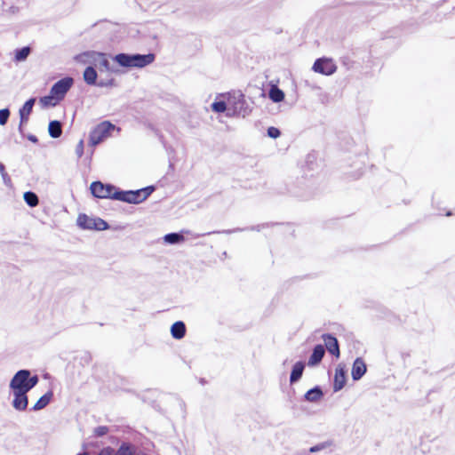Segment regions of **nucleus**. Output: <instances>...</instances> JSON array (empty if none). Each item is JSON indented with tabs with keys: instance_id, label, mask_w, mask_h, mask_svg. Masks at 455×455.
<instances>
[{
	"instance_id": "f257e3e1",
	"label": "nucleus",
	"mask_w": 455,
	"mask_h": 455,
	"mask_svg": "<svg viewBox=\"0 0 455 455\" xmlns=\"http://www.w3.org/2000/svg\"><path fill=\"white\" fill-rule=\"evenodd\" d=\"M154 53L148 54H128V53H118L114 57V60L118 63L121 67L124 68H144L155 60Z\"/></svg>"
},
{
	"instance_id": "f03ea898",
	"label": "nucleus",
	"mask_w": 455,
	"mask_h": 455,
	"mask_svg": "<svg viewBox=\"0 0 455 455\" xmlns=\"http://www.w3.org/2000/svg\"><path fill=\"white\" fill-rule=\"evenodd\" d=\"M39 382L37 375H31L28 370H20L12 378L9 387L11 390L28 393Z\"/></svg>"
},
{
	"instance_id": "7ed1b4c3",
	"label": "nucleus",
	"mask_w": 455,
	"mask_h": 455,
	"mask_svg": "<svg viewBox=\"0 0 455 455\" xmlns=\"http://www.w3.org/2000/svg\"><path fill=\"white\" fill-rule=\"evenodd\" d=\"M155 189L154 186H148L137 190H116L113 194V199L128 204H138L144 202L155 191Z\"/></svg>"
},
{
	"instance_id": "20e7f679",
	"label": "nucleus",
	"mask_w": 455,
	"mask_h": 455,
	"mask_svg": "<svg viewBox=\"0 0 455 455\" xmlns=\"http://www.w3.org/2000/svg\"><path fill=\"white\" fill-rule=\"evenodd\" d=\"M76 59L81 63L93 66L96 69L98 68L100 72H102L103 69L107 71L110 70V64L105 53L88 51L79 54Z\"/></svg>"
},
{
	"instance_id": "39448f33",
	"label": "nucleus",
	"mask_w": 455,
	"mask_h": 455,
	"mask_svg": "<svg viewBox=\"0 0 455 455\" xmlns=\"http://www.w3.org/2000/svg\"><path fill=\"white\" fill-rule=\"evenodd\" d=\"M115 128L116 126L108 121H104L98 124L90 132V145L94 147L102 142L106 138L109 136L110 132Z\"/></svg>"
},
{
	"instance_id": "423d86ee",
	"label": "nucleus",
	"mask_w": 455,
	"mask_h": 455,
	"mask_svg": "<svg viewBox=\"0 0 455 455\" xmlns=\"http://www.w3.org/2000/svg\"><path fill=\"white\" fill-rule=\"evenodd\" d=\"M77 225L83 229L106 230L109 228L108 222L100 218H91L86 214H79Z\"/></svg>"
},
{
	"instance_id": "0eeeda50",
	"label": "nucleus",
	"mask_w": 455,
	"mask_h": 455,
	"mask_svg": "<svg viewBox=\"0 0 455 455\" xmlns=\"http://www.w3.org/2000/svg\"><path fill=\"white\" fill-rule=\"evenodd\" d=\"M74 84V79L70 76L64 77L56 82L51 88V94L54 95L56 101H60L64 99L67 92Z\"/></svg>"
},
{
	"instance_id": "6e6552de",
	"label": "nucleus",
	"mask_w": 455,
	"mask_h": 455,
	"mask_svg": "<svg viewBox=\"0 0 455 455\" xmlns=\"http://www.w3.org/2000/svg\"><path fill=\"white\" fill-rule=\"evenodd\" d=\"M91 192L93 196L97 198H111L113 199V194L117 189L114 185L103 184L100 181H93L90 187Z\"/></svg>"
},
{
	"instance_id": "1a4fd4ad",
	"label": "nucleus",
	"mask_w": 455,
	"mask_h": 455,
	"mask_svg": "<svg viewBox=\"0 0 455 455\" xmlns=\"http://www.w3.org/2000/svg\"><path fill=\"white\" fill-rule=\"evenodd\" d=\"M313 70L316 73L331 76L336 72L337 66L331 59L320 58L315 61Z\"/></svg>"
},
{
	"instance_id": "9d476101",
	"label": "nucleus",
	"mask_w": 455,
	"mask_h": 455,
	"mask_svg": "<svg viewBox=\"0 0 455 455\" xmlns=\"http://www.w3.org/2000/svg\"><path fill=\"white\" fill-rule=\"evenodd\" d=\"M13 399L12 401V407L18 411H24L28 405V397L27 392L12 390Z\"/></svg>"
},
{
	"instance_id": "9b49d317",
	"label": "nucleus",
	"mask_w": 455,
	"mask_h": 455,
	"mask_svg": "<svg viewBox=\"0 0 455 455\" xmlns=\"http://www.w3.org/2000/svg\"><path fill=\"white\" fill-rule=\"evenodd\" d=\"M322 339L326 349L334 356L339 357L340 353L338 339L331 334H323Z\"/></svg>"
},
{
	"instance_id": "f8f14e48",
	"label": "nucleus",
	"mask_w": 455,
	"mask_h": 455,
	"mask_svg": "<svg viewBox=\"0 0 455 455\" xmlns=\"http://www.w3.org/2000/svg\"><path fill=\"white\" fill-rule=\"evenodd\" d=\"M366 372V364L363 360L360 357L356 358L352 367V379L354 380H359Z\"/></svg>"
},
{
	"instance_id": "ddd939ff",
	"label": "nucleus",
	"mask_w": 455,
	"mask_h": 455,
	"mask_svg": "<svg viewBox=\"0 0 455 455\" xmlns=\"http://www.w3.org/2000/svg\"><path fill=\"white\" fill-rule=\"evenodd\" d=\"M324 354H325L324 347L320 344L316 345L314 347L311 355L309 356L307 365L308 366H315V365L319 364L321 363V361L323 360Z\"/></svg>"
},
{
	"instance_id": "4468645a",
	"label": "nucleus",
	"mask_w": 455,
	"mask_h": 455,
	"mask_svg": "<svg viewBox=\"0 0 455 455\" xmlns=\"http://www.w3.org/2000/svg\"><path fill=\"white\" fill-rule=\"evenodd\" d=\"M36 102L35 98H31L27 100L22 108L20 109V118L21 120V124H26L28 121L29 116L33 110L34 104Z\"/></svg>"
},
{
	"instance_id": "2eb2a0df",
	"label": "nucleus",
	"mask_w": 455,
	"mask_h": 455,
	"mask_svg": "<svg viewBox=\"0 0 455 455\" xmlns=\"http://www.w3.org/2000/svg\"><path fill=\"white\" fill-rule=\"evenodd\" d=\"M346 384V372L343 368H337L335 371L334 381H333V390L334 392H338L341 390Z\"/></svg>"
},
{
	"instance_id": "dca6fc26",
	"label": "nucleus",
	"mask_w": 455,
	"mask_h": 455,
	"mask_svg": "<svg viewBox=\"0 0 455 455\" xmlns=\"http://www.w3.org/2000/svg\"><path fill=\"white\" fill-rule=\"evenodd\" d=\"M83 77L84 82L88 85L96 84L98 78V73L96 68L93 66H88L84 71Z\"/></svg>"
},
{
	"instance_id": "f3484780",
	"label": "nucleus",
	"mask_w": 455,
	"mask_h": 455,
	"mask_svg": "<svg viewBox=\"0 0 455 455\" xmlns=\"http://www.w3.org/2000/svg\"><path fill=\"white\" fill-rule=\"evenodd\" d=\"M304 369L305 363L302 361H299L293 365L290 375V382L291 384L299 380V379L302 377Z\"/></svg>"
},
{
	"instance_id": "a211bd4d",
	"label": "nucleus",
	"mask_w": 455,
	"mask_h": 455,
	"mask_svg": "<svg viewBox=\"0 0 455 455\" xmlns=\"http://www.w3.org/2000/svg\"><path fill=\"white\" fill-rule=\"evenodd\" d=\"M172 336L176 339H182L186 334V325L183 322H175L171 327Z\"/></svg>"
},
{
	"instance_id": "6ab92c4d",
	"label": "nucleus",
	"mask_w": 455,
	"mask_h": 455,
	"mask_svg": "<svg viewBox=\"0 0 455 455\" xmlns=\"http://www.w3.org/2000/svg\"><path fill=\"white\" fill-rule=\"evenodd\" d=\"M52 396L53 393L52 391H48L37 400L31 410L37 411L44 409L50 403Z\"/></svg>"
},
{
	"instance_id": "aec40b11",
	"label": "nucleus",
	"mask_w": 455,
	"mask_h": 455,
	"mask_svg": "<svg viewBox=\"0 0 455 455\" xmlns=\"http://www.w3.org/2000/svg\"><path fill=\"white\" fill-rule=\"evenodd\" d=\"M49 135L53 139H58L62 134V124L60 121L54 120L49 123Z\"/></svg>"
},
{
	"instance_id": "412c9836",
	"label": "nucleus",
	"mask_w": 455,
	"mask_h": 455,
	"mask_svg": "<svg viewBox=\"0 0 455 455\" xmlns=\"http://www.w3.org/2000/svg\"><path fill=\"white\" fill-rule=\"evenodd\" d=\"M323 395L320 387L316 386L309 389L304 395L305 399L311 403H315Z\"/></svg>"
},
{
	"instance_id": "4be33fe9",
	"label": "nucleus",
	"mask_w": 455,
	"mask_h": 455,
	"mask_svg": "<svg viewBox=\"0 0 455 455\" xmlns=\"http://www.w3.org/2000/svg\"><path fill=\"white\" fill-rule=\"evenodd\" d=\"M269 99L275 103L281 102L284 99V92L276 85H272L268 92Z\"/></svg>"
},
{
	"instance_id": "5701e85b",
	"label": "nucleus",
	"mask_w": 455,
	"mask_h": 455,
	"mask_svg": "<svg viewBox=\"0 0 455 455\" xmlns=\"http://www.w3.org/2000/svg\"><path fill=\"white\" fill-rule=\"evenodd\" d=\"M184 236L180 233H169L164 236V241L166 243L176 244L184 241Z\"/></svg>"
},
{
	"instance_id": "b1692460",
	"label": "nucleus",
	"mask_w": 455,
	"mask_h": 455,
	"mask_svg": "<svg viewBox=\"0 0 455 455\" xmlns=\"http://www.w3.org/2000/svg\"><path fill=\"white\" fill-rule=\"evenodd\" d=\"M24 201L30 207H36L39 204L38 196L32 191H27L23 195Z\"/></svg>"
},
{
	"instance_id": "393cba45",
	"label": "nucleus",
	"mask_w": 455,
	"mask_h": 455,
	"mask_svg": "<svg viewBox=\"0 0 455 455\" xmlns=\"http://www.w3.org/2000/svg\"><path fill=\"white\" fill-rule=\"evenodd\" d=\"M30 53V48L28 46L22 47L20 49L16 50L15 52V60L16 61H23L25 60Z\"/></svg>"
},
{
	"instance_id": "a878e982",
	"label": "nucleus",
	"mask_w": 455,
	"mask_h": 455,
	"mask_svg": "<svg viewBox=\"0 0 455 455\" xmlns=\"http://www.w3.org/2000/svg\"><path fill=\"white\" fill-rule=\"evenodd\" d=\"M116 455H134L133 447L130 443H123Z\"/></svg>"
},
{
	"instance_id": "bb28decb",
	"label": "nucleus",
	"mask_w": 455,
	"mask_h": 455,
	"mask_svg": "<svg viewBox=\"0 0 455 455\" xmlns=\"http://www.w3.org/2000/svg\"><path fill=\"white\" fill-rule=\"evenodd\" d=\"M39 101H40V104L42 105V107H44V108H47L50 106L54 107L59 102V101H56L55 96L51 93H50V95L42 97Z\"/></svg>"
},
{
	"instance_id": "cd10ccee",
	"label": "nucleus",
	"mask_w": 455,
	"mask_h": 455,
	"mask_svg": "<svg viewBox=\"0 0 455 455\" xmlns=\"http://www.w3.org/2000/svg\"><path fill=\"white\" fill-rule=\"evenodd\" d=\"M212 108L216 113H223L228 109L226 102L222 100L213 102Z\"/></svg>"
},
{
	"instance_id": "c85d7f7f",
	"label": "nucleus",
	"mask_w": 455,
	"mask_h": 455,
	"mask_svg": "<svg viewBox=\"0 0 455 455\" xmlns=\"http://www.w3.org/2000/svg\"><path fill=\"white\" fill-rule=\"evenodd\" d=\"M96 86L103 88V87H113L115 86V79L108 78V79H100L96 82Z\"/></svg>"
},
{
	"instance_id": "c756f323",
	"label": "nucleus",
	"mask_w": 455,
	"mask_h": 455,
	"mask_svg": "<svg viewBox=\"0 0 455 455\" xmlns=\"http://www.w3.org/2000/svg\"><path fill=\"white\" fill-rule=\"evenodd\" d=\"M10 116V110L8 108L0 109V125H4Z\"/></svg>"
},
{
	"instance_id": "7c9ffc66",
	"label": "nucleus",
	"mask_w": 455,
	"mask_h": 455,
	"mask_svg": "<svg viewBox=\"0 0 455 455\" xmlns=\"http://www.w3.org/2000/svg\"><path fill=\"white\" fill-rule=\"evenodd\" d=\"M108 433V427L106 426H100L94 428V435L100 437Z\"/></svg>"
},
{
	"instance_id": "2f4dec72",
	"label": "nucleus",
	"mask_w": 455,
	"mask_h": 455,
	"mask_svg": "<svg viewBox=\"0 0 455 455\" xmlns=\"http://www.w3.org/2000/svg\"><path fill=\"white\" fill-rule=\"evenodd\" d=\"M281 132L279 131V129L275 128V127H269L267 129V135L270 137V138H273V139H276L280 136Z\"/></svg>"
},
{
	"instance_id": "473e14b6",
	"label": "nucleus",
	"mask_w": 455,
	"mask_h": 455,
	"mask_svg": "<svg viewBox=\"0 0 455 455\" xmlns=\"http://www.w3.org/2000/svg\"><path fill=\"white\" fill-rule=\"evenodd\" d=\"M76 154L78 158H80L84 154V140H81L76 148Z\"/></svg>"
},
{
	"instance_id": "72a5a7b5",
	"label": "nucleus",
	"mask_w": 455,
	"mask_h": 455,
	"mask_svg": "<svg viewBox=\"0 0 455 455\" xmlns=\"http://www.w3.org/2000/svg\"><path fill=\"white\" fill-rule=\"evenodd\" d=\"M326 447V444L325 443H320V444H317V445H315V446H312L310 449H309V451L314 453V452H316V451H319L323 449H324Z\"/></svg>"
},
{
	"instance_id": "f704fd0d",
	"label": "nucleus",
	"mask_w": 455,
	"mask_h": 455,
	"mask_svg": "<svg viewBox=\"0 0 455 455\" xmlns=\"http://www.w3.org/2000/svg\"><path fill=\"white\" fill-rule=\"evenodd\" d=\"M0 173L2 175V178H8V174L5 172V167L2 163H0Z\"/></svg>"
},
{
	"instance_id": "c9c22d12",
	"label": "nucleus",
	"mask_w": 455,
	"mask_h": 455,
	"mask_svg": "<svg viewBox=\"0 0 455 455\" xmlns=\"http://www.w3.org/2000/svg\"><path fill=\"white\" fill-rule=\"evenodd\" d=\"M28 140H30L31 142L33 143H36L38 141L36 136L33 135V134H29L28 136Z\"/></svg>"
},
{
	"instance_id": "e433bc0d",
	"label": "nucleus",
	"mask_w": 455,
	"mask_h": 455,
	"mask_svg": "<svg viewBox=\"0 0 455 455\" xmlns=\"http://www.w3.org/2000/svg\"><path fill=\"white\" fill-rule=\"evenodd\" d=\"M98 455H111L110 449H104L99 452Z\"/></svg>"
},
{
	"instance_id": "4c0bfd02",
	"label": "nucleus",
	"mask_w": 455,
	"mask_h": 455,
	"mask_svg": "<svg viewBox=\"0 0 455 455\" xmlns=\"http://www.w3.org/2000/svg\"><path fill=\"white\" fill-rule=\"evenodd\" d=\"M23 124H21V120H20V124H19V128H18V130H19L20 134H23Z\"/></svg>"
},
{
	"instance_id": "58836bf2",
	"label": "nucleus",
	"mask_w": 455,
	"mask_h": 455,
	"mask_svg": "<svg viewBox=\"0 0 455 455\" xmlns=\"http://www.w3.org/2000/svg\"><path fill=\"white\" fill-rule=\"evenodd\" d=\"M4 183H7V181H10V177L8 176V178H3Z\"/></svg>"
},
{
	"instance_id": "ea45409f",
	"label": "nucleus",
	"mask_w": 455,
	"mask_h": 455,
	"mask_svg": "<svg viewBox=\"0 0 455 455\" xmlns=\"http://www.w3.org/2000/svg\"><path fill=\"white\" fill-rule=\"evenodd\" d=\"M250 229L251 230H258V231L259 230V228H256L255 227H251Z\"/></svg>"
},
{
	"instance_id": "a19ab883",
	"label": "nucleus",
	"mask_w": 455,
	"mask_h": 455,
	"mask_svg": "<svg viewBox=\"0 0 455 455\" xmlns=\"http://www.w3.org/2000/svg\"><path fill=\"white\" fill-rule=\"evenodd\" d=\"M451 215H452L451 212H447L446 216H451Z\"/></svg>"
},
{
	"instance_id": "79ce46f5",
	"label": "nucleus",
	"mask_w": 455,
	"mask_h": 455,
	"mask_svg": "<svg viewBox=\"0 0 455 455\" xmlns=\"http://www.w3.org/2000/svg\"><path fill=\"white\" fill-rule=\"evenodd\" d=\"M77 455H89L87 452L79 453Z\"/></svg>"
},
{
	"instance_id": "37998d69",
	"label": "nucleus",
	"mask_w": 455,
	"mask_h": 455,
	"mask_svg": "<svg viewBox=\"0 0 455 455\" xmlns=\"http://www.w3.org/2000/svg\"><path fill=\"white\" fill-rule=\"evenodd\" d=\"M223 233L229 234V233H231V231L230 230H226V231H223Z\"/></svg>"
},
{
	"instance_id": "c03bdc74",
	"label": "nucleus",
	"mask_w": 455,
	"mask_h": 455,
	"mask_svg": "<svg viewBox=\"0 0 455 455\" xmlns=\"http://www.w3.org/2000/svg\"><path fill=\"white\" fill-rule=\"evenodd\" d=\"M228 111H230V109H228ZM228 116H231V113L228 112Z\"/></svg>"
}]
</instances>
